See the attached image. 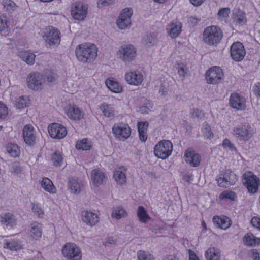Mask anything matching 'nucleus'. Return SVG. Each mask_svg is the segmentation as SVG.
<instances>
[{
    "label": "nucleus",
    "instance_id": "f257e3e1",
    "mask_svg": "<svg viewBox=\"0 0 260 260\" xmlns=\"http://www.w3.org/2000/svg\"><path fill=\"white\" fill-rule=\"evenodd\" d=\"M98 48L95 45L84 43L77 46L75 55L77 60L83 63H90L97 57Z\"/></svg>",
    "mask_w": 260,
    "mask_h": 260
},
{
    "label": "nucleus",
    "instance_id": "f03ea898",
    "mask_svg": "<svg viewBox=\"0 0 260 260\" xmlns=\"http://www.w3.org/2000/svg\"><path fill=\"white\" fill-rule=\"evenodd\" d=\"M223 37L221 29L215 26L207 27L203 33V40L208 45L217 44L222 39Z\"/></svg>",
    "mask_w": 260,
    "mask_h": 260
},
{
    "label": "nucleus",
    "instance_id": "7ed1b4c3",
    "mask_svg": "<svg viewBox=\"0 0 260 260\" xmlns=\"http://www.w3.org/2000/svg\"><path fill=\"white\" fill-rule=\"evenodd\" d=\"M63 256L67 260H81L82 252L80 248L74 243H67L62 249Z\"/></svg>",
    "mask_w": 260,
    "mask_h": 260
},
{
    "label": "nucleus",
    "instance_id": "20e7f679",
    "mask_svg": "<svg viewBox=\"0 0 260 260\" xmlns=\"http://www.w3.org/2000/svg\"><path fill=\"white\" fill-rule=\"evenodd\" d=\"M117 55L124 62L129 63L135 59L137 56V50L132 44H124L119 48Z\"/></svg>",
    "mask_w": 260,
    "mask_h": 260
},
{
    "label": "nucleus",
    "instance_id": "39448f33",
    "mask_svg": "<svg viewBox=\"0 0 260 260\" xmlns=\"http://www.w3.org/2000/svg\"><path fill=\"white\" fill-rule=\"evenodd\" d=\"M242 182L249 192L256 193L259 186V179L252 172H247L242 176Z\"/></svg>",
    "mask_w": 260,
    "mask_h": 260
},
{
    "label": "nucleus",
    "instance_id": "423d86ee",
    "mask_svg": "<svg viewBox=\"0 0 260 260\" xmlns=\"http://www.w3.org/2000/svg\"><path fill=\"white\" fill-rule=\"evenodd\" d=\"M173 150V144L169 140L159 142L154 148V153L156 156L161 159L168 158Z\"/></svg>",
    "mask_w": 260,
    "mask_h": 260
},
{
    "label": "nucleus",
    "instance_id": "0eeeda50",
    "mask_svg": "<svg viewBox=\"0 0 260 260\" xmlns=\"http://www.w3.org/2000/svg\"><path fill=\"white\" fill-rule=\"evenodd\" d=\"M233 135L239 140L245 142L253 136V131L249 124H242L234 128Z\"/></svg>",
    "mask_w": 260,
    "mask_h": 260
},
{
    "label": "nucleus",
    "instance_id": "6e6552de",
    "mask_svg": "<svg viewBox=\"0 0 260 260\" xmlns=\"http://www.w3.org/2000/svg\"><path fill=\"white\" fill-rule=\"evenodd\" d=\"M112 133L116 139L124 141L131 136V129L127 124L118 123L113 126Z\"/></svg>",
    "mask_w": 260,
    "mask_h": 260
},
{
    "label": "nucleus",
    "instance_id": "1a4fd4ad",
    "mask_svg": "<svg viewBox=\"0 0 260 260\" xmlns=\"http://www.w3.org/2000/svg\"><path fill=\"white\" fill-rule=\"evenodd\" d=\"M133 10L131 8H126L122 10L116 21V25L120 29L129 28L132 24L131 17Z\"/></svg>",
    "mask_w": 260,
    "mask_h": 260
},
{
    "label": "nucleus",
    "instance_id": "9d476101",
    "mask_svg": "<svg viewBox=\"0 0 260 260\" xmlns=\"http://www.w3.org/2000/svg\"><path fill=\"white\" fill-rule=\"evenodd\" d=\"M205 76L208 84H217L222 81L224 74L220 67L215 66L207 70Z\"/></svg>",
    "mask_w": 260,
    "mask_h": 260
},
{
    "label": "nucleus",
    "instance_id": "9b49d317",
    "mask_svg": "<svg viewBox=\"0 0 260 260\" xmlns=\"http://www.w3.org/2000/svg\"><path fill=\"white\" fill-rule=\"evenodd\" d=\"M44 79L42 74L33 72L28 75L27 78L28 87L34 90L42 89L44 84Z\"/></svg>",
    "mask_w": 260,
    "mask_h": 260
},
{
    "label": "nucleus",
    "instance_id": "f8f14e48",
    "mask_svg": "<svg viewBox=\"0 0 260 260\" xmlns=\"http://www.w3.org/2000/svg\"><path fill=\"white\" fill-rule=\"evenodd\" d=\"M44 37L46 42L49 45H58L60 41V33L58 29L49 26L44 30Z\"/></svg>",
    "mask_w": 260,
    "mask_h": 260
},
{
    "label": "nucleus",
    "instance_id": "ddd939ff",
    "mask_svg": "<svg viewBox=\"0 0 260 260\" xmlns=\"http://www.w3.org/2000/svg\"><path fill=\"white\" fill-rule=\"evenodd\" d=\"M88 12L87 6L81 2L73 4L71 13L73 18L79 21H82L86 18Z\"/></svg>",
    "mask_w": 260,
    "mask_h": 260
},
{
    "label": "nucleus",
    "instance_id": "4468645a",
    "mask_svg": "<svg viewBox=\"0 0 260 260\" xmlns=\"http://www.w3.org/2000/svg\"><path fill=\"white\" fill-rule=\"evenodd\" d=\"M230 52L232 58L235 61H241L246 54L244 45L240 42H235L232 45Z\"/></svg>",
    "mask_w": 260,
    "mask_h": 260
},
{
    "label": "nucleus",
    "instance_id": "2eb2a0df",
    "mask_svg": "<svg viewBox=\"0 0 260 260\" xmlns=\"http://www.w3.org/2000/svg\"><path fill=\"white\" fill-rule=\"evenodd\" d=\"M68 117L73 120H80L83 118V111L75 104H69L64 108Z\"/></svg>",
    "mask_w": 260,
    "mask_h": 260
},
{
    "label": "nucleus",
    "instance_id": "dca6fc26",
    "mask_svg": "<svg viewBox=\"0 0 260 260\" xmlns=\"http://www.w3.org/2000/svg\"><path fill=\"white\" fill-rule=\"evenodd\" d=\"M48 131L50 137L56 139L63 138L67 133L64 126L56 123L50 124L48 126Z\"/></svg>",
    "mask_w": 260,
    "mask_h": 260
},
{
    "label": "nucleus",
    "instance_id": "f3484780",
    "mask_svg": "<svg viewBox=\"0 0 260 260\" xmlns=\"http://www.w3.org/2000/svg\"><path fill=\"white\" fill-rule=\"evenodd\" d=\"M124 77L128 84L134 86L141 85L143 81L142 73L138 70L127 72L125 74Z\"/></svg>",
    "mask_w": 260,
    "mask_h": 260
},
{
    "label": "nucleus",
    "instance_id": "a211bd4d",
    "mask_svg": "<svg viewBox=\"0 0 260 260\" xmlns=\"http://www.w3.org/2000/svg\"><path fill=\"white\" fill-rule=\"evenodd\" d=\"M184 157L186 162L191 167H197L200 164V155L192 148H188L185 150Z\"/></svg>",
    "mask_w": 260,
    "mask_h": 260
},
{
    "label": "nucleus",
    "instance_id": "6ab92c4d",
    "mask_svg": "<svg viewBox=\"0 0 260 260\" xmlns=\"http://www.w3.org/2000/svg\"><path fill=\"white\" fill-rule=\"evenodd\" d=\"M23 136L24 140L27 144L32 145L35 143L36 132L31 125L27 124L24 126L23 129Z\"/></svg>",
    "mask_w": 260,
    "mask_h": 260
},
{
    "label": "nucleus",
    "instance_id": "aec40b11",
    "mask_svg": "<svg viewBox=\"0 0 260 260\" xmlns=\"http://www.w3.org/2000/svg\"><path fill=\"white\" fill-rule=\"evenodd\" d=\"M81 220L86 225L93 226L99 222L98 215L90 211L84 210L81 212Z\"/></svg>",
    "mask_w": 260,
    "mask_h": 260
},
{
    "label": "nucleus",
    "instance_id": "412c9836",
    "mask_svg": "<svg viewBox=\"0 0 260 260\" xmlns=\"http://www.w3.org/2000/svg\"><path fill=\"white\" fill-rule=\"evenodd\" d=\"M230 105L237 110H242L246 108V100L243 96L238 93H234L230 98Z\"/></svg>",
    "mask_w": 260,
    "mask_h": 260
},
{
    "label": "nucleus",
    "instance_id": "4be33fe9",
    "mask_svg": "<svg viewBox=\"0 0 260 260\" xmlns=\"http://www.w3.org/2000/svg\"><path fill=\"white\" fill-rule=\"evenodd\" d=\"M127 172V169L122 166L117 168L114 172L113 177L115 181L119 185H123L126 182V173Z\"/></svg>",
    "mask_w": 260,
    "mask_h": 260
},
{
    "label": "nucleus",
    "instance_id": "5701e85b",
    "mask_svg": "<svg viewBox=\"0 0 260 260\" xmlns=\"http://www.w3.org/2000/svg\"><path fill=\"white\" fill-rule=\"evenodd\" d=\"M213 222L217 228L223 230L228 229L232 224L231 219L226 216H214L213 218Z\"/></svg>",
    "mask_w": 260,
    "mask_h": 260
},
{
    "label": "nucleus",
    "instance_id": "b1692460",
    "mask_svg": "<svg viewBox=\"0 0 260 260\" xmlns=\"http://www.w3.org/2000/svg\"><path fill=\"white\" fill-rule=\"evenodd\" d=\"M29 232L32 238L39 239L42 234V224L36 221L32 222L29 226Z\"/></svg>",
    "mask_w": 260,
    "mask_h": 260
},
{
    "label": "nucleus",
    "instance_id": "393cba45",
    "mask_svg": "<svg viewBox=\"0 0 260 260\" xmlns=\"http://www.w3.org/2000/svg\"><path fill=\"white\" fill-rule=\"evenodd\" d=\"M0 222L4 225L13 227L16 224V219L14 215L10 212L0 215Z\"/></svg>",
    "mask_w": 260,
    "mask_h": 260
},
{
    "label": "nucleus",
    "instance_id": "a878e982",
    "mask_svg": "<svg viewBox=\"0 0 260 260\" xmlns=\"http://www.w3.org/2000/svg\"><path fill=\"white\" fill-rule=\"evenodd\" d=\"M39 184L41 187L46 192L53 194L56 193V188L52 181L47 177H43Z\"/></svg>",
    "mask_w": 260,
    "mask_h": 260
},
{
    "label": "nucleus",
    "instance_id": "bb28decb",
    "mask_svg": "<svg viewBox=\"0 0 260 260\" xmlns=\"http://www.w3.org/2000/svg\"><path fill=\"white\" fill-rule=\"evenodd\" d=\"M105 177L104 173L99 169H95L91 171V180L95 186L101 185L103 182Z\"/></svg>",
    "mask_w": 260,
    "mask_h": 260
},
{
    "label": "nucleus",
    "instance_id": "cd10ccee",
    "mask_svg": "<svg viewBox=\"0 0 260 260\" xmlns=\"http://www.w3.org/2000/svg\"><path fill=\"white\" fill-rule=\"evenodd\" d=\"M182 25L180 22H172L167 28L168 32L172 38H176L181 32Z\"/></svg>",
    "mask_w": 260,
    "mask_h": 260
},
{
    "label": "nucleus",
    "instance_id": "c85d7f7f",
    "mask_svg": "<svg viewBox=\"0 0 260 260\" xmlns=\"http://www.w3.org/2000/svg\"><path fill=\"white\" fill-rule=\"evenodd\" d=\"M3 247L4 248L12 251H17L23 248L22 245L19 240L13 239L5 240Z\"/></svg>",
    "mask_w": 260,
    "mask_h": 260
},
{
    "label": "nucleus",
    "instance_id": "c756f323",
    "mask_svg": "<svg viewBox=\"0 0 260 260\" xmlns=\"http://www.w3.org/2000/svg\"><path fill=\"white\" fill-rule=\"evenodd\" d=\"M243 242L248 246H255L260 243V239L256 237L253 234L248 233L243 238Z\"/></svg>",
    "mask_w": 260,
    "mask_h": 260
},
{
    "label": "nucleus",
    "instance_id": "7c9ffc66",
    "mask_svg": "<svg viewBox=\"0 0 260 260\" xmlns=\"http://www.w3.org/2000/svg\"><path fill=\"white\" fill-rule=\"evenodd\" d=\"M100 109L103 115L106 117H112L115 114V110L112 105L103 103L100 106Z\"/></svg>",
    "mask_w": 260,
    "mask_h": 260
},
{
    "label": "nucleus",
    "instance_id": "2f4dec72",
    "mask_svg": "<svg viewBox=\"0 0 260 260\" xmlns=\"http://www.w3.org/2000/svg\"><path fill=\"white\" fill-rule=\"evenodd\" d=\"M234 21L239 25H243L246 22L245 14L239 9L235 10L233 12Z\"/></svg>",
    "mask_w": 260,
    "mask_h": 260
},
{
    "label": "nucleus",
    "instance_id": "473e14b6",
    "mask_svg": "<svg viewBox=\"0 0 260 260\" xmlns=\"http://www.w3.org/2000/svg\"><path fill=\"white\" fill-rule=\"evenodd\" d=\"M220 256V250L214 247L208 249L205 253L206 258L208 260H219Z\"/></svg>",
    "mask_w": 260,
    "mask_h": 260
},
{
    "label": "nucleus",
    "instance_id": "72a5a7b5",
    "mask_svg": "<svg viewBox=\"0 0 260 260\" xmlns=\"http://www.w3.org/2000/svg\"><path fill=\"white\" fill-rule=\"evenodd\" d=\"M68 186L72 193L78 194L81 191V184L76 178L70 179Z\"/></svg>",
    "mask_w": 260,
    "mask_h": 260
},
{
    "label": "nucleus",
    "instance_id": "f704fd0d",
    "mask_svg": "<svg viewBox=\"0 0 260 260\" xmlns=\"http://www.w3.org/2000/svg\"><path fill=\"white\" fill-rule=\"evenodd\" d=\"M20 58L28 65H32L35 61L36 55L32 53L24 51L19 54Z\"/></svg>",
    "mask_w": 260,
    "mask_h": 260
},
{
    "label": "nucleus",
    "instance_id": "c9c22d12",
    "mask_svg": "<svg viewBox=\"0 0 260 260\" xmlns=\"http://www.w3.org/2000/svg\"><path fill=\"white\" fill-rule=\"evenodd\" d=\"M137 214L139 221L143 223H146L151 219L147 211L143 206H141L138 208Z\"/></svg>",
    "mask_w": 260,
    "mask_h": 260
},
{
    "label": "nucleus",
    "instance_id": "e433bc0d",
    "mask_svg": "<svg viewBox=\"0 0 260 260\" xmlns=\"http://www.w3.org/2000/svg\"><path fill=\"white\" fill-rule=\"evenodd\" d=\"M105 83L107 87L113 92L120 93L122 90V86L112 79L106 80Z\"/></svg>",
    "mask_w": 260,
    "mask_h": 260
},
{
    "label": "nucleus",
    "instance_id": "4c0bfd02",
    "mask_svg": "<svg viewBox=\"0 0 260 260\" xmlns=\"http://www.w3.org/2000/svg\"><path fill=\"white\" fill-rule=\"evenodd\" d=\"M127 215V212L121 206H117L113 208L111 214V217L117 220L125 217Z\"/></svg>",
    "mask_w": 260,
    "mask_h": 260
},
{
    "label": "nucleus",
    "instance_id": "58836bf2",
    "mask_svg": "<svg viewBox=\"0 0 260 260\" xmlns=\"http://www.w3.org/2000/svg\"><path fill=\"white\" fill-rule=\"evenodd\" d=\"M42 75L44 79V83H55L58 80V75L52 71L46 72Z\"/></svg>",
    "mask_w": 260,
    "mask_h": 260
},
{
    "label": "nucleus",
    "instance_id": "ea45409f",
    "mask_svg": "<svg viewBox=\"0 0 260 260\" xmlns=\"http://www.w3.org/2000/svg\"><path fill=\"white\" fill-rule=\"evenodd\" d=\"M91 146V142L88 139H83L81 141H78L76 144V147L77 149L83 150H89Z\"/></svg>",
    "mask_w": 260,
    "mask_h": 260
},
{
    "label": "nucleus",
    "instance_id": "a19ab883",
    "mask_svg": "<svg viewBox=\"0 0 260 260\" xmlns=\"http://www.w3.org/2000/svg\"><path fill=\"white\" fill-rule=\"evenodd\" d=\"M6 150L10 156L16 157L19 155L20 150L16 144H8L6 146Z\"/></svg>",
    "mask_w": 260,
    "mask_h": 260
},
{
    "label": "nucleus",
    "instance_id": "79ce46f5",
    "mask_svg": "<svg viewBox=\"0 0 260 260\" xmlns=\"http://www.w3.org/2000/svg\"><path fill=\"white\" fill-rule=\"evenodd\" d=\"M52 161L56 167L60 166L62 163L63 157L59 151H55L52 156Z\"/></svg>",
    "mask_w": 260,
    "mask_h": 260
},
{
    "label": "nucleus",
    "instance_id": "37998d69",
    "mask_svg": "<svg viewBox=\"0 0 260 260\" xmlns=\"http://www.w3.org/2000/svg\"><path fill=\"white\" fill-rule=\"evenodd\" d=\"M2 5L6 11L11 12L15 10L16 5L12 0H3Z\"/></svg>",
    "mask_w": 260,
    "mask_h": 260
},
{
    "label": "nucleus",
    "instance_id": "c03bdc74",
    "mask_svg": "<svg viewBox=\"0 0 260 260\" xmlns=\"http://www.w3.org/2000/svg\"><path fill=\"white\" fill-rule=\"evenodd\" d=\"M28 104L27 98L23 96L18 98L16 101V106L18 109L24 108L28 105Z\"/></svg>",
    "mask_w": 260,
    "mask_h": 260
},
{
    "label": "nucleus",
    "instance_id": "a18cd8bd",
    "mask_svg": "<svg viewBox=\"0 0 260 260\" xmlns=\"http://www.w3.org/2000/svg\"><path fill=\"white\" fill-rule=\"evenodd\" d=\"M137 255L139 260H154L152 255L143 250L138 251Z\"/></svg>",
    "mask_w": 260,
    "mask_h": 260
},
{
    "label": "nucleus",
    "instance_id": "49530a36",
    "mask_svg": "<svg viewBox=\"0 0 260 260\" xmlns=\"http://www.w3.org/2000/svg\"><path fill=\"white\" fill-rule=\"evenodd\" d=\"M202 132L204 137L206 139H211L213 137V134L211 127L207 123H204L202 126Z\"/></svg>",
    "mask_w": 260,
    "mask_h": 260
},
{
    "label": "nucleus",
    "instance_id": "de8ad7c7",
    "mask_svg": "<svg viewBox=\"0 0 260 260\" xmlns=\"http://www.w3.org/2000/svg\"><path fill=\"white\" fill-rule=\"evenodd\" d=\"M236 198V195L235 192L231 191H224L219 196V199L221 200L229 199L231 201H234Z\"/></svg>",
    "mask_w": 260,
    "mask_h": 260
},
{
    "label": "nucleus",
    "instance_id": "09e8293b",
    "mask_svg": "<svg viewBox=\"0 0 260 260\" xmlns=\"http://www.w3.org/2000/svg\"><path fill=\"white\" fill-rule=\"evenodd\" d=\"M144 42L148 46H151L157 42L156 36L154 34L147 35L144 39Z\"/></svg>",
    "mask_w": 260,
    "mask_h": 260
},
{
    "label": "nucleus",
    "instance_id": "8fccbe9b",
    "mask_svg": "<svg viewBox=\"0 0 260 260\" xmlns=\"http://www.w3.org/2000/svg\"><path fill=\"white\" fill-rule=\"evenodd\" d=\"M223 176L227 178L230 185L234 184L237 180L236 175L231 171H227Z\"/></svg>",
    "mask_w": 260,
    "mask_h": 260
},
{
    "label": "nucleus",
    "instance_id": "3c124183",
    "mask_svg": "<svg viewBox=\"0 0 260 260\" xmlns=\"http://www.w3.org/2000/svg\"><path fill=\"white\" fill-rule=\"evenodd\" d=\"M31 209L32 212L39 218H43L45 214L44 212L38 204H33Z\"/></svg>",
    "mask_w": 260,
    "mask_h": 260
},
{
    "label": "nucleus",
    "instance_id": "603ef678",
    "mask_svg": "<svg viewBox=\"0 0 260 260\" xmlns=\"http://www.w3.org/2000/svg\"><path fill=\"white\" fill-rule=\"evenodd\" d=\"M190 115L192 118H202L204 116V113L202 110L194 108L190 110Z\"/></svg>",
    "mask_w": 260,
    "mask_h": 260
},
{
    "label": "nucleus",
    "instance_id": "864d4df0",
    "mask_svg": "<svg viewBox=\"0 0 260 260\" xmlns=\"http://www.w3.org/2000/svg\"><path fill=\"white\" fill-rule=\"evenodd\" d=\"M230 9L229 8H224L221 9L218 12V16L220 19L224 20L229 16Z\"/></svg>",
    "mask_w": 260,
    "mask_h": 260
},
{
    "label": "nucleus",
    "instance_id": "5fc2aeb1",
    "mask_svg": "<svg viewBox=\"0 0 260 260\" xmlns=\"http://www.w3.org/2000/svg\"><path fill=\"white\" fill-rule=\"evenodd\" d=\"M148 126L149 123L147 121L138 122V132H147Z\"/></svg>",
    "mask_w": 260,
    "mask_h": 260
},
{
    "label": "nucleus",
    "instance_id": "6e6d98bb",
    "mask_svg": "<svg viewBox=\"0 0 260 260\" xmlns=\"http://www.w3.org/2000/svg\"><path fill=\"white\" fill-rule=\"evenodd\" d=\"M217 181L218 185L220 187H227L230 186L227 178H225L224 176L223 177H220L219 178L217 179Z\"/></svg>",
    "mask_w": 260,
    "mask_h": 260
},
{
    "label": "nucleus",
    "instance_id": "4d7b16f0",
    "mask_svg": "<svg viewBox=\"0 0 260 260\" xmlns=\"http://www.w3.org/2000/svg\"><path fill=\"white\" fill-rule=\"evenodd\" d=\"M222 146L224 148L229 149L231 151L236 150L234 145L229 139H225L222 142Z\"/></svg>",
    "mask_w": 260,
    "mask_h": 260
},
{
    "label": "nucleus",
    "instance_id": "13d9d810",
    "mask_svg": "<svg viewBox=\"0 0 260 260\" xmlns=\"http://www.w3.org/2000/svg\"><path fill=\"white\" fill-rule=\"evenodd\" d=\"M8 113L7 107L0 102V118H5Z\"/></svg>",
    "mask_w": 260,
    "mask_h": 260
},
{
    "label": "nucleus",
    "instance_id": "bf43d9fd",
    "mask_svg": "<svg viewBox=\"0 0 260 260\" xmlns=\"http://www.w3.org/2000/svg\"><path fill=\"white\" fill-rule=\"evenodd\" d=\"M7 28V18L5 16H0V31H3Z\"/></svg>",
    "mask_w": 260,
    "mask_h": 260
},
{
    "label": "nucleus",
    "instance_id": "052dcab7",
    "mask_svg": "<svg viewBox=\"0 0 260 260\" xmlns=\"http://www.w3.org/2000/svg\"><path fill=\"white\" fill-rule=\"evenodd\" d=\"M188 69L186 66L180 64L178 67V73L180 76L185 77L187 74Z\"/></svg>",
    "mask_w": 260,
    "mask_h": 260
},
{
    "label": "nucleus",
    "instance_id": "680f3d73",
    "mask_svg": "<svg viewBox=\"0 0 260 260\" xmlns=\"http://www.w3.org/2000/svg\"><path fill=\"white\" fill-rule=\"evenodd\" d=\"M114 3V0H99L98 6L99 7H103L111 5Z\"/></svg>",
    "mask_w": 260,
    "mask_h": 260
},
{
    "label": "nucleus",
    "instance_id": "e2e57ef3",
    "mask_svg": "<svg viewBox=\"0 0 260 260\" xmlns=\"http://www.w3.org/2000/svg\"><path fill=\"white\" fill-rule=\"evenodd\" d=\"M22 171V168L18 163H15L12 167V173L15 174H18Z\"/></svg>",
    "mask_w": 260,
    "mask_h": 260
},
{
    "label": "nucleus",
    "instance_id": "0e129e2a",
    "mask_svg": "<svg viewBox=\"0 0 260 260\" xmlns=\"http://www.w3.org/2000/svg\"><path fill=\"white\" fill-rule=\"evenodd\" d=\"M251 223L252 225L260 230V218L257 217H254L252 218Z\"/></svg>",
    "mask_w": 260,
    "mask_h": 260
},
{
    "label": "nucleus",
    "instance_id": "69168bd1",
    "mask_svg": "<svg viewBox=\"0 0 260 260\" xmlns=\"http://www.w3.org/2000/svg\"><path fill=\"white\" fill-rule=\"evenodd\" d=\"M249 253L251 255L253 260H260L259 253L256 249H252L249 251Z\"/></svg>",
    "mask_w": 260,
    "mask_h": 260
},
{
    "label": "nucleus",
    "instance_id": "338daca9",
    "mask_svg": "<svg viewBox=\"0 0 260 260\" xmlns=\"http://www.w3.org/2000/svg\"><path fill=\"white\" fill-rule=\"evenodd\" d=\"M116 243V241L113 239V237H108L106 239L105 241L104 242V244L106 246L109 244H115Z\"/></svg>",
    "mask_w": 260,
    "mask_h": 260
},
{
    "label": "nucleus",
    "instance_id": "774afa93",
    "mask_svg": "<svg viewBox=\"0 0 260 260\" xmlns=\"http://www.w3.org/2000/svg\"><path fill=\"white\" fill-rule=\"evenodd\" d=\"M188 253L189 256V260H199L195 253L191 250H188Z\"/></svg>",
    "mask_w": 260,
    "mask_h": 260
}]
</instances>
